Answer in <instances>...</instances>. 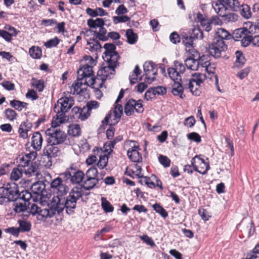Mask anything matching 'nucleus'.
I'll return each mask as SVG.
<instances>
[{
  "label": "nucleus",
  "mask_w": 259,
  "mask_h": 259,
  "mask_svg": "<svg viewBox=\"0 0 259 259\" xmlns=\"http://www.w3.org/2000/svg\"><path fill=\"white\" fill-rule=\"evenodd\" d=\"M135 111L138 113L143 112L142 101L141 100L136 101L133 99H130L124 105V113L126 116H130L134 113Z\"/></svg>",
  "instance_id": "obj_8"
},
{
  "label": "nucleus",
  "mask_w": 259,
  "mask_h": 259,
  "mask_svg": "<svg viewBox=\"0 0 259 259\" xmlns=\"http://www.w3.org/2000/svg\"><path fill=\"white\" fill-rule=\"evenodd\" d=\"M235 55L236 57L235 62L236 65L238 67L242 66L245 62V59L242 53L239 51H237L236 52Z\"/></svg>",
  "instance_id": "obj_51"
},
{
  "label": "nucleus",
  "mask_w": 259,
  "mask_h": 259,
  "mask_svg": "<svg viewBox=\"0 0 259 259\" xmlns=\"http://www.w3.org/2000/svg\"><path fill=\"white\" fill-rule=\"evenodd\" d=\"M206 78V75L204 74L195 73L192 75L191 78L189 79L188 88L190 89L193 95L199 96L201 93L199 90L200 84L203 82Z\"/></svg>",
  "instance_id": "obj_5"
},
{
  "label": "nucleus",
  "mask_w": 259,
  "mask_h": 259,
  "mask_svg": "<svg viewBox=\"0 0 259 259\" xmlns=\"http://www.w3.org/2000/svg\"><path fill=\"white\" fill-rule=\"evenodd\" d=\"M0 195L5 196L9 201H15L20 197L17 185L15 184H8L5 187H0Z\"/></svg>",
  "instance_id": "obj_6"
},
{
  "label": "nucleus",
  "mask_w": 259,
  "mask_h": 259,
  "mask_svg": "<svg viewBox=\"0 0 259 259\" xmlns=\"http://www.w3.org/2000/svg\"><path fill=\"white\" fill-rule=\"evenodd\" d=\"M198 214L201 217V219L204 221H208L211 215L206 209L203 208H200L198 209Z\"/></svg>",
  "instance_id": "obj_62"
},
{
  "label": "nucleus",
  "mask_w": 259,
  "mask_h": 259,
  "mask_svg": "<svg viewBox=\"0 0 259 259\" xmlns=\"http://www.w3.org/2000/svg\"><path fill=\"white\" fill-rule=\"evenodd\" d=\"M182 81H178L174 82L172 85L171 93L174 96H178L183 99L185 96L184 95V88L182 85Z\"/></svg>",
  "instance_id": "obj_27"
},
{
  "label": "nucleus",
  "mask_w": 259,
  "mask_h": 259,
  "mask_svg": "<svg viewBox=\"0 0 259 259\" xmlns=\"http://www.w3.org/2000/svg\"><path fill=\"white\" fill-rule=\"evenodd\" d=\"M98 81H101L99 77L98 76L97 77L95 78L92 75L90 77H84L83 80V84L87 85L88 86L91 87L92 88L97 90V92L101 93V91L99 90L100 88H102L99 87L100 83L97 87L95 86Z\"/></svg>",
  "instance_id": "obj_24"
},
{
  "label": "nucleus",
  "mask_w": 259,
  "mask_h": 259,
  "mask_svg": "<svg viewBox=\"0 0 259 259\" xmlns=\"http://www.w3.org/2000/svg\"><path fill=\"white\" fill-rule=\"evenodd\" d=\"M227 49V46L224 40L214 37L212 42L209 45L208 52L209 54L215 58L221 57V52Z\"/></svg>",
  "instance_id": "obj_7"
},
{
  "label": "nucleus",
  "mask_w": 259,
  "mask_h": 259,
  "mask_svg": "<svg viewBox=\"0 0 259 259\" xmlns=\"http://www.w3.org/2000/svg\"><path fill=\"white\" fill-rule=\"evenodd\" d=\"M217 2L212 3V7L215 12L220 16L224 18V20L226 22H234L238 20V15L235 13H229L226 14V11L230 8L226 5L224 2L217 0Z\"/></svg>",
  "instance_id": "obj_4"
},
{
  "label": "nucleus",
  "mask_w": 259,
  "mask_h": 259,
  "mask_svg": "<svg viewBox=\"0 0 259 259\" xmlns=\"http://www.w3.org/2000/svg\"><path fill=\"white\" fill-rule=\"evenodd\" d=\"M188 139L190 140L200 143L201 141L200 136L197 133L192 132L187 135Z\"/></svg>",
  "instance_id": "obj_64"
},
{
  "label": "nucleus",
  "mask_w": 259,
  "mask_h": 259,
  "mask_svg": "<svg viewBox=\"0 0 259 259\" xmlns=\"http://www.w3.org/2000/svg\"><path fill=\"white\" fill-rule=\"evenodd\" d=\"M83 84V81H78L72 84L70 89V93L73 95H78L82 92L83 89L81 86Z\"/></svg>",
  "instance_id": "obj_40"
},
{
  "label": "nucleus",
  "mask_w": 259,
  "mask_h": 259,
  "mask_svg": "<svg viewBox=\"0 0 259 259\" xmlns=\"http://www.w3.org/2000/svg\"><path fill=\"white\" fill-rule=\"evenodd\" d=\"M130 18L127 16L122 15L118 16H114L113 17V20L114 24H116L119 23L125 22L128 21Z\"/></svg>",
  "instance_id": "obj_60"
},
{
  "label": "nucleus",
  "mask_w": 259,
  "mask_h": 259,
  "mask_svg": "<svg viewBox=\"0 0 259 259\" xmlns=\"http://www.w3.org/2000/svg\"><path fill=\"white\" fill-rule=\"evenodd\" d=\"M141 70L139 66L137 65L135 66L133 73L129 76V79L132 84L136 83L138 80L139 75L141 74Z\"/></svg>",
  "instance_id": "obj_42"
},
{
  "label": "nucleus",
  "mask_w": 259,
  "mask_h": 259,
  "mask_svg": "<svg viewBox=\"0 0 259 259\" xmlns=\"http://www.w3.org/2000/svg\"><path fill=\"white\" fill-rule=\"evenodd\" d=\"M168 74L171 80L175 81H182L180 73L174 67H169L167 69Z\"/></svg>",
  "instance_id": "obj_35"
},
{
  "label": "nucleus",
  "mask_w": 259,
  "mask_h": 259,
  "mask_svg": "<svg viewBox=\"0 0 259 259\" xmlns=\"http://www.w3.org/2000/svg\"><path fill=\"white\" fill-rule=\"evenodd\" d=\"M131 143L133 145L131 146L127 152V155L128 158L134 162H139L142 161V157L140 154L139 150L140 148L137 143L135 141H131Z\"/></svg>",
  "instance_id": "obj_15"
},
{
  "label": "nucleus",
  "mask_w": 259,
  "mask_h": 259,
  "mask_svg": "<svg viewBox=\"0 0 259 259\" xmlns=\"http://www.w3.org/2000/svg\"><path fill=\"white\" fill-rule=\"evenodd\" d=\"M125 35L127 38V42L131 45H134L138 40L137 34L135 33L132 29H127Z\"/></svg>",
  "instance_id": "obj_33"
},
{
  "label": "nucleus",
  "mask_w": 259,
  "mask_h": 259,
  "mask_svg": "<svg viewBox=\"0 0 259 259\" xmlns=\"http://www.w3.org/2000/svg\"><path fill=\"white\" fill-rule=\"evenodd\" d=\"M215 34L217 38H219L223 40L230 39L231 37L229 32L223 28L218 29L215 31Z\"/></svg>",
  "instance_id": "obj_36"
},
{
  "label": "nucleus",
  "mask_w": 259,
  "mask_h": 259,
  "mask_svg": "<svg viewBox=\"0 0 259 259\" xmlns=\"http://www.w3.org/2000/svg\"><path fill=\"white\" fill-rule=\"evenodd\" d=\"M143 69L146 76V81L150 83L156 79L158 69L157 65L152 61H146L143 65Z\"/></svg>",
  "instance_id": "obj_10"
},
{
  "label": "nucleus",
  "mask_w": 259,
  "mask_h": 259,
  "mask_svg": "<svg viewBox=\"0 0 259 259\" xmlns=\"http://www.w3.org/2000/svg\"><path fill=\"white\" fill-rule=\"evenodd\" d=\"M49 144L44 150V154L49 159V161L51 162L50 158L59 156L61 154V151L56 146V144L53 143Z\"/></svg>",
  "instance_id": "obj_18"
},
{
  "label": "nucleus",
  "mask_w": 259,
  "mask_h": 259,
  "mask_svg": "<svg viewBox=\"0 0 259 259\" xmlns=\"http://www.w3.org/2000/svg\"><path fill=\"white\" fill-rule=\"evenodd\" d=\"M152 207L157 213H159L163 218H165L168 216L167 212L159 204L155 203L152 205Z\"/></svg>",
  "instance_id": "obj_50"
},
{
  "label": "nucleus",
  "mask_w": 259,
  "mask_h": 259,
  "mask_svg": "<svg viewBox=\"0 0 259 259\" xmlns=\"http://www.w3.org/2000/svg\"><path fill=\"white\" fill-rule=\"evenodd\" d=\"M116 104L114 110V119H117L118 120H116L113 124H115L116 123L118 122L119 120L120 119L121 115L123 113V108L121 105L118 104L117 103H115Z\"/></svg>",
  "instance_id": "obj_48"
},
{
  "label": "nucleus",
  "mask_w": 259,
  "mask_h": 259,
  "mask_svg": "<svg viewBox=\"0 0 259 259\" xmlns=\"http://www.w3.org/2000/svg\"><path fill=\"white\" fill-rule=\"evenodd\" d=\"M77 80L83 81L84 77H90L93 75V67L89 65H83L77 71Z\"/></svg>",
  "instance_id": "obj_19"
},
{
  "label": "nucleus",
  "mask_w": 259,
  "mask_h": 259,
  "mask_svg": "<svg viewBox=\"0 0 259 259\" xmlns=\"http://www.w3.org/2000/svg\"><path fill=\"white\" fill-rule=\"evenodd\" d=\"M81 133V128L79 124H72L69 126L68 133L69 136L78 137L80 135Z\"/></svg>",
  "instance_id": "obj_37"
},
{
  "label": "nucleus",
  "mask_w": 259,
  "mask_h": 259,
  "mask_svg": "<svg viewBox=\"0 0 259 259\" xmlns=\"http://www.w3.org/2000/svg\"><path fill=\"white\" fill-rule=\"evenodd\" d=\"M53 129L47 131V134L50 136L47 141L48 143H53L56 145L64 144L66 146L72 145L74 144V139L66 135L64 132L55 130L56 127Z\"/></svg>",
  "instance_id": "obj_3"
},
{
  "label": "nucleus",
  "mask_w": 259,
  "mask_h": 259,
  "mask_svg": "<svg viewBox=\"0 0 259 259\" xmlns=\"http://www.w3.org/2000/svg\"><path fill=\"white\" fill-rule=\"evenodd\" d=\"M28 166L23 168V172L27 177L36 176L37 175L38 165L36 162H31Z\"/></svg>",
  "instance_id": "obj_29"
},
{
  "label": "nucleus",
  "mask_w": 259,
  "mask_h": 259,
  "mask_svg": "<svg viewBox=\"0 0 259 259\" xmlns=\"http://www.w3.org/2000/svg\"><path fill=\"white\" fill-rule=\"evenodd\" d=\"M87 14L92 17H96L97 16H104L108 15V13L101 8H97L95 9H93L90 8H88L86 9Z\"/></svg>",
  "instance_id": "obj_28"
},
{
  "label": "nucleus",
  "mask_w": 259,
  "mask_h": 259,
  "mask_svg": "<svg viewBox=\"0 0 259 259\" xmlns=\"http://www.w3.org/2000/svg\"><path fill=\"white\" fill-rule=\"evenodd\" d=\"M220 19L217 16L212 17L210 19L203 20L201 21V25L207 32L212 29V24H219Z\"/></svg>",
  "instance_id": "obj_23"
},
{
  "label": "nucleus",
  "mask_w": 259,
  "mask_h": 259,
  "mask_svg": "<svg viewBox=\"0 0 259 259\" xmlns=\"http://www.w3.org/2000/svg\"><path fill=\"white\" fill-rule=\"evenodd\" d=\"M30 203L28 204L26 202L21 200V199H18L14 201L13 203V210L16 213H20L26 211L28 208V205Z\"/></svg>",
  "instance_id": "obj_26"
},
{
  "label": "nucleus",
  "mask_w": 259,
  "mask_h": 259,
  "mask_svg": "<svg viewBox=\"0 0 259 259\" xmlns=\"http://www.w3.org/2000/svg\"><path fill=\"white\" fill-rule=\"evenodd\" d=\"M18 223L19 225L18 228L20 232H29L30 230L31 227L30 223L24 220H18Z\"/></svg>",
  "instance_id": "obj_47"
},
{
  "label": "nucleus",
  "mask_w": 259,
  "mask_h": 259,
  "mask_svg": "<svg viewBox=\"0 0 259 259\" xmlns=\"http://www.w3.org/2000/svg\"><path fill=\"white\" fill-rule=\"evenodd\" d=\"M185 64L188 69L192 70H197L199 68L197 61L191 58H187L185 60Z\"/></svg>",
  "instance_id": "obj_44"
},
{
  "label": "nucleus",
  "mask_w": 259,
  "mask_h": 259,
  "mask_svg": "<svg viewBox=\"0 0 259 259\" xmlns=\"http://www.w3.org/2000/svg\"><path fill=\"white\" fill-rule=\"evenodd\" d=\"M105 20L102 18H97L96 19H89L87 21V24L91 28L96 29L104 26Z\"/></svg>",
  "instance_id": "obj_30"
},
{
  "label": "nucleus",
  "mask_w": 259,
  "mask_h": 259,
  "mask_svg": "<svg viewBox=\"0 0 259 259\" xmlns=\"http://www.w3.org/2000/svg\"><path fill=\"white\" fill-rule=\"evenodd\" d=\"M5 117L9 121H13L16 119L17 116V113L13 109L10 108L6 109L4 111Z\"/></svg>",
  "instance_id": "obj_49"
},
{
  "label": "nucleus",
  "mask_w": 259,
  "mask_h": 259,
  "mask_svg": "<svg viewBox=\"0 0 259 259\" xmlns=\"http://www.w3.org/2000/svg\"><path fill=\"white\" fill-rule=\"evenodd\" d=\"M63 176L59 177L54 179L51 184V187L57 193V196L62 197L66 195L69 190V188L65 184L66 180H63Z\"/></svg>",
  "instance_id": "obj_9"
},
{
  "label": "nucleus",
  "mask_w": 259,
  "mask_h": 259,
  "mask_svg": "<svg viewBox=\"0 0 259 259\" xmlns=\"http://www.w3.org/2000/svg\"><path fill=\"white\" fill-rule=\"evenodd\" d=\"M32 198V195L28 190H23L20 193V197L19 199L28 204V201Z\"/></svg>",
  "instance_id": "obj_52"
},
{
  "label": "nucleus",
  "mask_w": 259,
  "mask_h": 259,
  "mask_svg": "<svg viewBox=\"0 0 259 259\" xmlns=\"http://www.w3.org/2000/svg\"><path fill=\"white\" fill-rule=\"evenodd\" d=\"M102 207L104 210L106 212H112L114 210L113 206L110 204V203L107 201L106 198H102Z\"/></svg>",
  "instance_id": "obj_53"
},
{
  "label": "nucleus",
  "mask_w": 259,
  "mask_h": 259,
  "mask_svg": "<svg viewBox=\"0 0 259 259\" xmlns=\"http://www.w3.org/2000/svg\"><path fill=\"white\" fill-rule=\"evenodd\" d=\"M52 200L49 204V208H43L42 210L39 212V215L36 217L38 221L45 222L47 219L52 218L56 214V212H58V209L55 206H52Z\"/></svg>",
  "instance_id": "obj_14"
},
{
  "label": "nucleus",
  "mask_w": 259,
  "mask_h": 259,
  "mask_svg": "<svg viewBox=\"0 0 259 259\" xmlns=\"http://www.w3.org/2000/svg\"><path fill=\"white\" fill-rule=\"evenodd\" d=\"M119 57V55L117 52L112 53L109 55L103 56V59L107 62V64H109L114 68H116L117 66Z\"/></svg>",
  "instance_id": "obj_22"
},
{
  "label": "nucleus",
  "mask_w": 259,
  "mask_h": 259,
  "mask_svg": "<svg viewBox=\"0 0 259 259\" xmlns=\"http://www.w3.org/2000/svg\"><path fill=\"white\" fill-rule=\"evenodd\" d=\"M83 191L82 187H74L69 193L66 198L63 196H54L52 198V206H55L60 213L65 208L68 214H72L76 207L77 200L82 198Z\"/></svg>",
  "instance_id": "obj_1"
},
{
  "label": "nucleus",
  "mask_w": 259,
  "mask_h": 259,
  "mask_svg": "<svg viewBox=\"0 0 259 259\" xmlns=\"http://www.w3.org/2000/svg\"><path fill=\"white\" fill-rule=\"evenodd\" d=\"M98 174V172L97 168L93 166L89 168L87 171L84 176L87 178H99Z\"/></svg>",
  "instance_id": "obj_54"
},
{
  "label": "nucleus",
  "mask_w": 259,
  "mask_h": 259,
  "mask_svg": "<svg viewBox=\"0 0 259 259\" xmlns=\"http://www.w3.org/2000/svg\"><path fill=\"white\" fill-rule=\"evenodd\" d=\"M61 176H63L64 179L65 178L67 179H70V182L74 184L81 183L84 177V173L80 170H78L73 172L72 174L70 172H67L61 174Z\"/></svg>",
  "instance_id": "obj_16"
},
{
  "label": "nucleus",
  "mask_w": 259,
  "mask_h": 259,
  "mask_svg": "<svg viewBox=\"0 0 259 259\" xmlns=\"http://www.w3.org/2000/svg\"><path fill=\"white\" fill-rule=\"evenodd\" d=\"M94 32L96 38H98L99 40L102 41L108 40V38L107 37V30L104 27V26L100 27L98 31H95Z\"/></svg>",
  "instance_id": "obj_43"
},
{
  "label": "nucleus",
  "mask_w": 259,
  "mask_h": 259,
  "mask_svg": "<svg viewBox=\"0 0 259 259\" xmlns=\"http://www.w3.org/2000/svg\"><path fill=\"white\" fill-rule=\"evenodd\" d=\"M198 64V67H204L206 66L207 64H209V57L203 55L201 56H199V58L197 60Z\"/></svg>",
  "instance_id": "obj_56"
},
{
  "label": "nucleus",
  "mask_w": 259,
  "mask_h": 259,
  "mask_svg": "<svg viewBox=\"0 0 259 259\" xmlns=\"http://www.w3.org/2000/svg\"><path fill=\"white\" fill-rule=\"evenodd\" d=\"M45 185L43 182H37L34 183L31 188L32 192L34 195H36L37 197H39L41 199L45 196Z\"/></svg>",
  "instance_id": "obj_21"
},
{
  "label": "nucleus",
  "mask_w": 259,
  "mask_h": 259,
  "mask_svg": "<svg viewBox=\"0 0 259 259\" xmlns=\"http://www.w3.org/2000/svg\"><path fill=\"white\" fill-rule=\"evenodd\" d=\"M43 138L38 132H35L31 138V146L35 151H39L42 147Z\"/></svg>",
  "instance_id": "obj_20"
},
{
  "label": "nucleus",
  "mask_w": 259,
  "mask_h": 259,
  "mask_svg": "<svg viewBox=\"0 0 259 259\" xmlns=\"http://www.w3.org/2000/svg\"><path fill=\"white\" fill-rule=\"evenodd\" d=\"M115 68L112 66L107 64V66L103 67L98 71L97 75L101 80L99 87H102L104 81L108 79H110L111 78V75L115 74Z\"/></svg>",
  "instance_id": "obj_13"
},
{
  "label": "nucleus",
  "mask_w": 259,
  "mask_h": 259,
  "mask_svg": "<svg viewBox=\"0 0 259 259\" xmlns=\"http://www.w3.org/2000/svg\"><path fill=\"white\" fill-rule=\"evenodd\" d=\"M158 160L161 164L165 167H169L170 164V160L166 156L160 155L158 157Z\"/></svg>",
  "instance_id": "obj_61"
},
{
  "label": "nucleus",
  "mask_w": 259,
  "mask_h": 259,
  "mask_svg": "<svg viewBox=\"0 0 259 259\" xmlns=\"http://www.w3.org/2000/svg\"><path fill=\"white\" fill-rule=\"evenodd\" d=\"M73 104L74 100L72 98L64 97L58 100L54 107V111L56 113V118L52 122V126L57 127L67 120L66 113L69 111Z\"/></svg>",
  "instance_id": "obj_2"
},
{
  "label": "nucleus",
  "mask_w": 259,
  "mask_h": 259,
  "mask_svg": "<svg viewBox=\"0 0 259 259\" xmlns=\"http://www.w3.org/2000/svg\"><path fill=\"white\" fill-rule=\"evenodd\" d=\"M23 172V168L20 167V166L15 167L12 169L11 173L10 179L12 181H18L22 177Z\"/></svg>",
  "instance_id": "obj_34"
},
{
  "label": "nucleus",
  "mask_w": 259,
  "mask_h": 259,
  "mask_svg": "<svg viewBox=\"0 0 259 259\" xmlns=\"http://www.w3.org/2000/svg\"><path fill=\"white\" fill-rule=\"evenodd\" d=\"M194 40L195 39H201L203 38V33L199 26L194 27L189 33Z\"/></svg>",
  "instance_id": "obj_46"
},
{
  "label": "nucleus",
  "mask_w": 259,
  "mask_h": 259,
  "mask_svg": "<svg viewBox=\"0 0 259 259\" xmlns=\"http://www.w3.org/2000/svg\"><path fill=\"white\" fill-rule=\"evenodd\" d=\"M99 178H85L83 182V185L82 188L87 190H90L93 189L99 183Z\"/></svg>",
  "instance_id": "obj_31"
},
{
  "label": "nucleus",
  "mask_w": 259,
  "mask_h": 259,
  "mask_svg": "<svg viewBox=\"0 0 259 259\" xmlns=\"http://www.w3.org/2000/svg\"><path fill=\"white\" fill-rule=\"evenodd\" d=\"M104 48L105 49V52L103 53V55H109L115 51L116 47L113 44L107 43L104 46Z\"/></svg>",
  "instance_id": "obj_57"
},
{
  "label": "nucleus",
  "mask_w": 259,
  "mask_h": 259,
  "mask_svg": "<svg viewBox=\"0 0 259 259\" xmlns=\"http://www.w3.org/2000/svg\"><path fill=\"white\" fill-rule=\"evenodd\" d=\"M99 107V103L96 101H90L87 104L85 107V111L89 113V117L90 116L92 109H95Z\"/></svg>",
  "instance_id": "obj_55"
},
{
  "label": "nucleus",
  "mask_w": 259,
  "mask_h": 259,
  "mask_svg": "<svg viewBox=\"0 0 259 259\" xmlns=\"http://www.w3.org/2000/svg\"><path fill=\"white\" fill-rule=\"evenodd\" d=\"M89 117V113L85 111V107L82 108L74 107L71 110V118L74 120L80 119L83 121Z\"/></svg>",
  "instance_id": "obj_17"
},
{
  "label": "nucleus",
  "mask_w": 259,
  "mask_h": 259,
  "mask_svg": "<svg viewBox=\"0 0 259 259\" xmlns=\"http://www.w3.org/2000/svg\"><path fill=\"white\" fill-rule=\"evenodd\" d=\"M32 126V123L28 120L22 122L18 131L20 136L23 139H26L28 137V132L31 130Z\"/></svg>",
  "instance_id": "obj_25"
},
{
  "label": "nucleus",
  "mask_w": 259,
  "mask_h": 259,
  "mask_svg": "<svg viewBox=\"0 0 259 259\" xmlns=\"http://www.w3.org/2000/svg\"><path fill=\"white\" fill-rule=\"evenodd\" d=\"M183 42L186 48H193L194 39L191 34L183 33L182 34Z\"/></svg>",
  "instance_id": "obj_41"
},
{
  "label": "nucleus",
  "mask_w": 259,
  "mask_h": 259,
  "mask_svg": "<svg viewBox=\"0 0 259 259\" xmlns=\"http://www.w3.org/2000/svg\"><path fill=\"white\" fill-rule=\"evenodd\" d=\"M30 56L34 59H40L42 55L41 49L38 46H32L29 49Z\"/></svg>",
  "instance_id": "obj_38"
},
{
  "label": "nucleus",
  "mask_w": 259,
  "mask_h": 259,
  "mask_svg": "<svg viewBox=\"0 0 259 259\" xmlns=\"http://www.w3.org/2000/svg\"><path fill=\"white\" fill-rule=\"evenodd\" d=\"M88 45L90 46V50L92 51H98L100 50L101 48V45L95 39L88 41Z\"/></svg>",
  "instance_id": "obj_58"
},
{
  "label": "nucleus",
  "mask_w": 259,
  "mask_h": 259,
  "mask_svg": "<svg viewBox=\"0 0 259 259\" xmlns=\"http://www.w3.org/2000/svg\"><path fill=\"white\" fill-rule=\"evenodd\" d=\"M140 238L147 245H150L151 247L155 246V244L152 239V238L148 236L147 235H144L140 236Z\"/></svg>",
  "instance_id": "obj_63"
},
{
  "label": "nucleus",
  "mask_w": 259,
  "mask_h": 259,
  "mask_svg": "<svg viewBox=\"0 0 259 259\" xmlns=\"http://www.w3.org/2000/svg\"><path fill=\"white\" fill-rule=\"evenodd\" d=\"M191 164L193 166L195 171L202 175L206 174L210 168L209 163L197 155L191 159Z\"/></svg>",
  "instance_id": "obj_11"
},
{
  "label": "nucleus",
  "mask_w": 259,
  "mask_h": 259,
  "mask_svg": "<svg viewBox=\"0 0 259 259\" xmlns=\"http://www.w3.org/2000/svg\"><path fill=\"white\" fill-rule=\"evenodd\" d=\"M107 153L104 151L103 154H101L99 157V160L97 164V166L100 169H103L105 167L108 162V156Z\"/></svg>",
  "instance_id": "obj_39"
},
{
  "label": "nucleus",
  "mask_w": 259,
  "mask_h": 259,
  "mask_svg": "<svg viewBox=\"0 0 259 259\" xmlns=\"http://www.w3.org/2000/svg\"><path fill=\"white\" fill-rule=\"evenodd\" d=\"M247 34L252 35L259 33V25L253 24L251 22L248 21L244 24Z\"/></svg>",
  "instance_id": "obj_32"
},
{
  "label": "nucleus",
  "mask_w": 259,
  "mask_h": 259,
  "mask_svg": "<svg viewBox=\"0 0 259 259\" xmlns=\"http://www.w3.org/2000/svg\"><path fill=\"white\" fill-rule=\"evenodd\" d=\"M60 42V40L57 37L49 39L45 44L47 48H51L57 46Z\"/></svg>",
  "instance_id": "obj_59"
},
{
  "label": "nucleus",
  "mask_w": 259,
  "mask_h": 259,
  "mask_svg": "<svg viewBox=\"0 0 259 259\" xmlns=\"http://www.w3.org/2000/svg\"><path fill=\"white\" fill-rule=\"evenodd\" d=\"M250 35L247 34L245 27L235 29L233 32L232 37L236 41H241V45L246 47L250 45Z\"/></svg>",
  "instance_id": "obj_12"
},
{
  "label": "nucleus",
  "mask_w": 259,
  "mask_h": 259,
  "mask_svg": "<svg viewBox=\"0 0 259 259\" xmlns=\"http://www.w3.org/2000/svg\"><path fill=\"white\" fill-rule=\"evenodd\" d=\"M31 84L38 92H42L45 88L44 81L41 79L33 78L31 79Z\"/></svg>",
  "instance_id": "obj_45"
}]
</instances>
